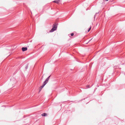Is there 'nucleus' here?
Here are the masks:
<instances>
[{
	"mask_svg": "<svg viewBox=\"0 0 125 125\" xmlns=\"http://www.w3.org/2000/svg\"><path fill=\"white\" fill-rule=\"evenodd\" d=\"M61 1V0H55L54 1H53V2H55L57 4H58L59 3V2H60Z\"/></svg>",
	"mask_w": 125,
	"mask_h": 125,
	"instance_id": "nucleus-1",
	"label": "nucleus"
},
{
	"mask_svg": "<svg viewBox=\"0 0 125 125\" xmlns=\"http://www.w3.org/2000/svg\"><path fill=\"white\" fill-rule=\"evenodd\" d=\"M53 27L52 28L53 29L55 30H56L57 28L56 24H53Z\"/></svg>",
	"mask_w": 125,
	"mask_h": 125,
	"instance_id": "nucleus-2",
	"label": "nucleus"
},
{
	"mask_svg": "<svg viewBox=\"0 0 125 125\" xmlns=\"http://www.w3.org/2000/svg\"><path fill=\"white\" fill-rule=\"evenodd\" d=\"M27 47H23L22 48V50L23 51H26L27 50Z\"/></svg>",
	"mask_w": 125,
	"mask_h": 125,
	"instance_id": "nucleus-3",
	"label": "nucleus"
},
{
	"mask_svg": "<svg viewBox=\"0 0 125 125\" xmlns=\"http://www.w3.org/2000/svg\"><path fill=\"white\" fill-rule=\"evenodd\" d=\"M41 115L42 116H45L47 115V114L45 113H44L42 114Z\"/></svg>",
	"mask_w": 125,
	"mask_h": 125,
	"instance_id": "nucleus-4",
	"label": "nucleus"
},
{
	"mask_svg": "<svg viewBox=\"0 0 125 125\" xmlns=\"http://www.w3.org/2000/svg\"><path fill=\"white\" fill-rule=\"evenodd\" d=\"M48 81H46V80H45L44 82L43 83L45 85L46 84L48 83Z\"/></svg>",
	"mask_w": 125,
	"mask_h": 125,
	"instance_id": "nucleus-5",
	"label": "nucleus"
},
{
	"mask_svg": "<svg viewBox=\"0 0 125 125\" xmlns=\"http://www.w3.org/2000/svg\"><path fill=\"white\" fill-rule=\"evenodd\" d=\"M55 31V30L53 29V28H52V29H51V30L50 31V32H52L54 31Z\"/></svg>",
	"mask_w": 125,
	"mask_h": 125,
	"instance_id": "nucleus-6",
	"label": "nucleus"
},
{
	"mask_svg": "<svg viewBox=\"0 0 125 125\" xmlns=\"http://www.w3.org/2000/svg\"><path fill=\"white\" fill-rule=\"evenodd\" d=\"M51 75H50L49 76L48 78H47L46 79V81H48V80H49L50 79V77Z\"/></svg>",
	"mask_w": 125,
	"mask_h": 125,
	"instance_id": "nucleus-7",
	"label": "nucleus"
},
{
	"mask_svg": "<svg viewBox=\"0 0 125 125\" xmlns=\"http://www.w3.org/2000/svg\"><path fill=\"white\" fill-rule=\"evenodd\" d=\"M45 85V84H44L43 83L42 84V85L41 86V87L42 88L44 87V86Z\"/></svg>",
	"mask_w": 125,
	"mask_h": 125,
	"instance_id": "nucleus-8",
	"label": "nucleus"
},
{
	"mask_svg": "<svg viewBox=\"0 0 125 125\" xmlns=\"http://www.w3.org/2000/svg\"><path fill=\"white\" fill-rule=\"evenodd\" d=\"M91 27H90V28H89V29L88 30V32H89L90 31V30H91Z\"/></svg>",
	"mask_w": 125,
	"mask_h": 125,
	"instance_id": "nucleus-9",
	"label": "nucleus"
},
{
	"mask_svg": "<svg viewBox=\"0 0 125 125\" xmlns=\"http://www.w3.org/2000/svg\"><path fill=\"white\" fill-rule=\"evenodd\" d=\"M28 65H27L25 67V69L26 70L27 68H28Z\"/></svg>",
	"mask_w": 125,
	"mask_h": 125,
	"instance_id": "nucleus-10",
	"label": "nucleus"
},
{
	"mask_svg": "<svg viewBox=\"0 0 125 125\" xmlns=\"http://www.w3.org/2000/svg\"><path fill=\"white\" fill-rule=\"evenodd\" d=\"M42 88H41V87L40 88V89H39V92H40L42 90Z\"/></svg>",
	"mask_w": 125,
	"mask_h": 125,
	"instance_id": "nucleus-11",
	"label": "nucleus"
},
{
	"mask_svg": "<svg viewBox=\"0 0 125 125\" xmlns=\"http://www.w3.org/2000/svg\"><path fill=\"white\" fill-rule=\"evenodd\" d=\"M73 35H74V34L73 33H72L71 34V35L72 36H73Z\"/></svg>",
	"mask_w": 125,
	"mask_h": 125,
	"instance_id": "nucleus-12",
	"label": "nucleus"
},
{
	"mask_svg": "<svg viewBox=\"0 0 125 125\" xmlns=\"http://www.w3.org/2000/svg\"><path fill=\"white\" fill-rule=\"evenodd\" d=\"M86 87L87 88H89L90 87H89V85H88Z\"/></svg>",
	"mask_w": 125,
	"mask_h": 125,
	"instance_id": "nucleus-13",
	"label": "nucleus"
},
{
	"mask_svg": "<svg viewBox=\"0 0 125 125\" xmlns=\"http://www.w3.org/2000/svg\"><path fill=\"white\" fill-rule=\"evenodd\" d=\"M92 39L90 40L89 42Z\"/></svg>",
	"mask_w": 125,
	"mask_h": 125,
	"instance_id": "nucleus-14",
	"label": "nucleus"
},
{
	"mask_svg": "<svg viewBox=\"0 0 125 125\" xmlns=\"http://www.w3.org/2000/svg\"><path fill=\"white\" fill-rule=\"evenodd\" d=\"M108 0H105L106 1H108Z\"/></svg>",
	"mask_w": 125,
	"mask_h": 125,
	"instance_id": "nucleus-15",
	"label": "nucleus"
}]
</instances>
